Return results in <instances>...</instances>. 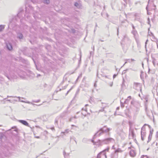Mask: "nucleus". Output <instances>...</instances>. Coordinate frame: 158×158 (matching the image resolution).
I'll return each mask as SVG.
<instances>
[{
  "instance_id": "1",
  "label": "nucleus",
  "mask_w": 158,
  "mask_h": 158,
  "mask_svg": "<svg viewBox=\"0 0 158 158\" xmlns=\"http://www.w3.org/2000/svg\"><path fill=\"white\" fill-rule=\"evenodd\" d=\"M112 141H114V139L110 138H107L103 140L99 139L97 143H98L99 145H102L103 144H109Z\"/></svg>"
},
{
  "instance_id": "2",
  "label": "nucleus",
  "mask_w": 158,
  "mask_h": 158,
  "mask_svg": "<svg viewBox=\"0 0 158 158\" xmlns=\"http://www.w3.org/2000/svg\"><path fill=\"white\" fill-rule=\"evenodd\" d=\"M106 126H104L102 128H101L98 131H99L98 136H100L104 132H107V128H106Z\"/></svg>"
},
{
  "instance_id": "3",
  "label": "nucleus",
  "mask_w": 158,
  "mask_h": 158,
  "mask_svg": "<svg viewBox=\"0 0 158 158\" xmlns=\"http://www.w3.org/2000/svg\"><path fill=\"white\" fill-rule=\"evenodd\" d=\"M133 88L134 89L137 91H139V90H140V91L141 90L139 83H134L133 85Z\"/></svg>"
},
{
  "instance_id": "4",
  "label": "nucleus",
  "mask_w": 158,
  "mask_h": 158,
  "mask_svg": "<svg viewBox=\"0 0 158 158\" xmlns=\"http://www.w3.org/2000/svg\"><path fill=\"white\" fill-rule=\"evenodd\" d=\"M17 38L20 40H22L23 38V35L20 31H17Z\"/></svg>"
},
{
  "instance_id": "5",
  "label": "nucleus",
  "mask_w": 158,
  "mask_h": 158,
  "mask_svg": "<svg viewBox=\"0 0 158 158\" xmlns=\"http://www.w3.org/2000/svg\"><path fill=\"white\" fill-rule=\"evenodd\" d=\"M123 40L125 42H126L127 44H130L131 42V40L126 35L124 36Z\"/></svg>"
},
{
  "instance_id": "6",
  "label": "nucleus",
  "mask_w": 158,
  "mask_h": 158,
  "mask_svg": "<svg viewBox=\"0 0 158 158\" xmlns=\"http://www.w3.org/2000/svg\"><path fill=\"white\" fill-rule=\"evenodd\" d=\"M18 121L19 122L22 123L24 125L30 127L29 123L26 121L22 120H19Z\"/></svg>"
},
{
  "instance_id": "7",
  "label": "nucleus",
  "mask_w": 158,
  "mask_h": 158,
  "mask_svg": "<svg viewBox=\"0 0 158 158\" xmlns=\"http://www.w3.org/2000/svg\"><path fill=\"white\" fill-rule=\"evenodd\" d=\"M131 25L132 27L133 30L131 31V33L134 36H135L136 35L137 33V32L136 30L135 29V27L134 26L133 24L132 23H131Z\"/></svg>"
},
{
  "instance_id": "8",
  "label": "nucleus",
  "mask_w": 158,
  "mask_h": 158,
  "mask_svg": "<svg viewBox=\"0 0 158 158\" xmlns=\"http://www.w3.org/2000/svg\"><path fill=\"white\" fill-rule=\"evenodd\" d=\"M130 155L132 157H135L136 155V152L135 150H132L130 152Z\"/></svg>"
},
{
  "instance_id": "9",
  "label": "nucleus",
  "mask_w": 158,
  "mask_h": 158,
  "mask_svg": "<svg viewBox=\"0 0 158 158\" xmlns=\"http://www.w3.org/2000/svg\"><path fill=\"white\" fill-rule=\"evenodd\" d=\"M60 119V118L58 117H57L55 119V124L56 125V124L57 125V126H58V127L59 128H60V129H61V128H62V127L61 126H59L58 125V120H59Z\"/></svg>"
},
{
  "instance_id": "10",
  "label": "nucleus",
  "mask_w": 158,
  "mask_h": 158,
  "mask_svg": "<svg viewBox=\"0 0 158 158\" xmlns=\"http://www.w3.org/2000/svg\"><path fill=\"white\" fill-rule=\"evenodd\" d=\"M33 16L35 19H40L41 18V15L38 13H36L34 14Z\"/></svg>"
},
{
  "instance_id": "11",
  "label": "nucleus",
  "mask_w": 158,
  "mask_h": 158,
  "mask_svg": "<svg viewBox=\"0 0 158 158\" xmlns=\"http://www.w3.org/2000/svg\"><path fill=\"white\" fill-rule=\"evenodd\" d=\"M7 48L9 50H11L12 49V47L11 44L9 43L6 44Z\"/></svg>"
},
{
  "instance_id": "12",
  "label": "nucleus",
  "mask_w": 158,
  "mask_h": 158,
  "mask_svg": "<svg viewBox=\"0 0 158 158\" xmlns=\"http://www.w3.org/2000/svg\"><path fill=\"white\" fill-rule=\"evenodd\" d=\"M109 149H110V148L109 147H108V148H106V149H105V150H103V151H102V152H103V155H105L106 156V153H105V152L106 151H107V152H108L109 150Z\"/></svg>"
},
{
  "instance_id": "13",
  "label": "nucleus",
  "mask_w": 158,
  "mask_h": 158,
  "mask_svg": "<svg viewBox=\"0 0 158 158\" xmlns=\"http://www.w3.org/2000/svg\"><path fill=\"white\" fill-rule=\"evenodd\" d=\"M131 97L129 96L127 97V98L126 99L124 102V103L127 104L129 102V101L131 99Z\"/></svg>"
},
{
  "instance_id": "14",
  "label": "nucleus",
  "mask_w": 158,
  "mask_h": 158,
  "mask_svg": "<svg viewBox=\"0 0 158 158\" xmlns=\"http://www.w3.org/2000/svg\"><path fill=\"white\" fill-rule=\"evenodd\" d=\"M146 132H142V131H141V139L143 141L144 140V137L143 136V134H144V135H146Z\"/></svg>"
},
{
  "instance_id": "15",
  "label": "nucleus",
  "mask_w": 158,
  "mask_h": 158,
  "mask_svg": "<svg viewBox=\"0 0 158 158\" xmlns=\"http://www.w3.org/2000/svg\"><path fill=\"white\" fill-rule=\"evenodd\" d=\"M125 23V21H122V24H121V26H120V27H121L122 26H125L126 27L128 26V24H124V23Z\"/></svg>"
},
{
  "instance_id": "16",
  "label": "nucleus",
  "mask_w": 158,
  "mask_h": 158,
  "mask_svg": "<svg viewBox=\"0 0 158 158\" xmlns=\"http://www.w3.org/2000/svg\"><path fill=\"white\" fill-rule=\"evenodd\" d=\"M99 133V131H98L94 135L93 137V139H94L97 136H98V133Z\"/></svg>"
},
{
  "instance_id": "17",
  "label": "nucleus",
  "mask_w": 158,
  "mask_h": 158,
  "mask_svg": "<svg viewBox=\"0 0 158 158\" xmlns=\"http://www.w3.org/2000/svg\"><path fill=\"white\" fill-rule=\"evenodd\" d=\"M103 153V152H99L97 155V158H101V154Z\"/></svg>"
},
{
  "instance_id": "18",
  "label": "nucleus",
  "mask_w": 158,
  "mask_h": 158,
  "mask_svg": "<svg viewBox=\"0 0 158 158\" xmlns=\"http://www.w3.org/2000/svg\"><path fill=\"white\" fill-rule=\"evenodd\" d=\"M152 135H149L148 137V143L150 141V140H151L152 138Z\"/></svg>"
},
{
  "instance_id": "19",
  "label": "nucleus",
  "mask_w": 158,
  "mask_h": 158,
  "mask_svg": "<svg viewBox=\"0 0 158 158\" xmlns=\"http://www.w3.org/2000/svg\"><path fill=\"white\" fill-rule=\"evenodd\" d=\"M44 2L45 4H48L49 3L50 1L49 0H44Z\"/></svg>"
},
{
  "instance_id": "20",
  "label": "nucleus",
  "mask_w": 158,
  "mask_h": 158,
  "mask_svg": "<svg viewBox=\"0 0 158 158\" xmlns=\"http://www.w3.org/2000/svg\"><path fill=\"white\" fill-rule=\"evenodd\" d=\"M4 28V26L0 25V31H2Z\"/></svg>"
},
{
  "instance_id": "21",
  "label": "nucleus",
  "mask_w": 158,
  "mask_h": 158,
  "mask_svg": "<svg viewBox=\"0 0 158 158\" xmlns=\"http://www.w3.org/2000/svg\"><path fill=\"white\" fill-rule=\"evenodd\" d=\"M147 124H145L144 126L142 127L141 128V131H145V126H146L147 125Z\"/></svg>"
},
{
  "instance_id": "22",
  "label": "nucleus",
  "mask_w": 158,
  "mask_h": 158,
  "mask_svg": "<svg viewBox=\"0 0 158 158\" xmlns=\"http://www.w3.org/2000/svg\"><path fill=\"white\" fill-rule=\"evenodd\" d=\"M74 5L78 8L80 7V5L77 2L75 3Z\"/></svg>"
},
{
  "instance_id": "23",
  "label": "nucleus",
  "mask_w": 158,
  "mask_h": 158,
  "mask_svg": "<svg viewBox=\"0 0 158 158\" xmlns=\"http://www.w3.org/2000/svg\"><path fill=\"white\" fill-rule=\"evenodd\" d=\"M69 129H66L65 130V131L64 132H61V133H68V132H69Z\"/></svg>"
},
{
  "instance_id": "24",
  "label": "nucleus",
  "mask_w": 158,
  "mask_h": 158,
  "mask_svg": "<svg viewBox=\"0 0 158 158\" xmlns=\"http://www.w3.org/2000/svg\"><path fill=\"white\" fill-rule=\"evenodd\" d=\"M150 34H149V35L152 36L153 39H155V36H154V35L153 34L152 32H151Z\"/></svg>"
},
{
  "instance_id": "25",
  "label": "nucleus",
  "mask_w": 158,
  "mask_h": 158,
  "mask_svg": "<svg viewBox=\"0 0 158 158\" xmlns=\"http://www.w3.org/2000/svg\"><path fill=\"white\" fill-rule=\"evenodd\" d=\"M141 158H148V157L146 155H143L141 156Z\"/></svg>"
},
{
  "instance_id": "26",
  "label": "nucleus",
  "mask_w": 158,
  "mask_h": 158,
  "mask_svg": "<svg viewBox=\"0 0 158 158\" xmlns=\"http://www.w3.org/2000/svg\"><path fill=\"white\" fill-rule=\"evenodd\" d=\"M124 103H123L121 102V106L122 108H123L124 107Z\"/></svg>"
},
{
  "instance_id": "27",
  "label": "nucleus",
  "mask_w": 158,
  "mask_h": 158,
  "mask_svg": "<svg viewBox=\"0 0 158 158\" xmlns=\"http://www.w3.org/2000/svg\"><path fill=\"white\" fill-rule=\"evenodd\" d=\"M153 131V129H152V130H150V133L149 135H152Z\"/></svg>"
},
{
  "instance_id": "28",
  "label": "nucleus",
  "mask_w": 158,
  "mask_h": 158,
  "mask_svg": "<svg viewBox=\"0 0 158 158\" xmlns=\"http://www.w3.org/2000/svg\"><path fill=\"white\" fill-rule=\"evenodd\" d=\"M131 135H132V136L133 137L134 136V132H133V131H131Z\"/></svg>"
},
{
  "instance_id": "29",
  "label": "nucleus",
  "mask_w": 158,
  "mask_h": 158,
  "mask_svg": "<svg viewBox=\"0 0 158 158\" xmlns=\"http://www.w3.org/2000/svg\"><path fill=\"white\" fill-rule=\"evenodd\" d=\"M111 130V128H107V132H108L109 131H110Z\"/></svg>"
},
{
  "instance_id": "30",
  "label": "nucleus",
  "mask_w": 158,
  "mask_h": 158,
  "mask_svg": "<svg viewBox=\"0 0 158 158\" xmlns=\"http://www.w3.org/2000/svg\"><path fill=\"white\" fill-rule=\"evenodd\" d=\"M40 99H39L37 101H35V100H33V102H40Z\"/></svg>"
},
{
  "instance_id": "31",
  "label": "nucleus",
  "mask_w": 158,
  "mask_h": 158,
  "mask_svg": "<svg viewBox=\"0 0 158 158\" xmlns=\"http://www.w3.org/2000/svg\"><path fill=\"white\" fill-rule=\"evenodd\" d=\"M91 142L94 143V145L96 144V142H94V140L92 139L91 140Z\"/></svg>"
},
{
  "instance_id": "32",
  "label": "nucleus",
  "mask_w": 158,
  "mask_h": 158,
  "mask_svg": "<svg viewBox=\"0 0 158 158\" xmlns=\"http://www.w3.org/2000/svg\"><path fill=\"white\" fill-rule=\"evenodd\" d=\"M18 98L19 99V101H20V102H24V101H23V100H20V97H18Z\"/></svg>"
},
{
  "instance_id": "33",
  "label": "nucleus",
  "mask_w": 158,
  "mask_h": 158,
  "mask_svg": "<svg viewBox=\"0 0 158 158\" xmlns=\"http://www.w3.org/2000/svg\"><path fill=\"white\" fill-rule=\"evenodd\" d=\"M72 89V88H71V89H70L69 90L67 91V93H66V95H67V94H68V93H69V91H70L71 90V89Z\"/></svg>"
},
{
  "instance_id": "34",
  "label": "nucleus",
  "mask_w": 158,
  "mask_h": 158,
  "mask_svg": "<svg viewBox=\"0 0 158 158\" xmlns=\"http://www.w3.org/2000/svg\"><path fill=\"white\" fill-rule=\"evenodd\" d=\"M51 129L52 131H55V128H54V127H52L51 128Z\"/></svg>"
},
{
  "instance_id": "35",
  "label": "nucleus",
  "mask_w": 158,
  "mask_h": 158,
  "mask_svg": "<svg viewBox=\"0 0 158 158\" xmlns=\"http://www.w3.org/2000/svg\"><path fill=\"white\" fill-rule=\"evenodd\" d=\"M7 97H12V98L16 97V96L15 97V96H7Z\"/></svg>"
},
{
  "instance_id": "36",
  "label": "nucleus",
  "mask_w": 158,
  "mask_h": 158,
  "mask_svg": "<svg viewBox=\"0 0 158 158\" xmlns=\"http://www.w3.org/2000/svg\"><path fill=\"white\" fill-rule=\"evenodd\" d=\"M117 35H118V31H119V28H117Z\"/></svg>"
},
{
  "instance_id": "37",
  "label": "nucleus",
  "mask_w": 158,
  "mask_h": 158,
  "mask_svg": "<svg viewBox=\"0 0 158 158\" xmlns=\"http://www.w3.org/2000/svg\"><path fill=\"white\" fill-rule=\"evenodd\" d=\"M134 101H131V104H132V105H133L134 104Z\"/></svg>"
},
{
  "instance_id": "38",
  "label": "nucleus",
  "mask_w": 158,
  "mask_h": 158,
  "mask_svg": "<svg viewBox=\"0 0 158 158\" xmlns=\"http://www.w3.org/2000/svg\"><path fill=\"white\" fill-rule=\"evenodd\" d=\"M147 105H146V103H145V109H147Z\"/></svg>"
},
{
  "instance_id": "39",
  "label": "nucleus",
  "mask_w": 158,
  "mask_h": 158,
  "mask_svg": "<svg viewBox=\"0 0 158 158\" xmlns=\"http://www.w3.org/2000/svg\"><path fill=\"white\" fill-rule=\"evenodd\" d=\"M35 137L38 139L40 138V137L38 136H35Z\"/></svg>"
},
{
  "instance_id": "40",
  "label": "nucleus",
  "mask_w": 158,
  "mask_h": 158,
  "mask_svg": "<svg viewBox=\"0 0 158 158\" xmlns=\"http://www.w3.org/2000/svg\"><path fill=\"white\" fill-rule=\"evenodd\" d=\"M116 75L114 74L113 76V78H114L116 76Z\"/></svg>"
},
{
  "instance_id": "41",
  "label": "nucleus",
  "mask_w": 158,
  "mask_h": 158,
  "mask_svg": "<svg viewBox=\"0 0 158 158\" xmlns=\"http://www.w3.org/2000/svg\"><path fill=\"white\" fill-rule=\"evenodd\" d=\"M128 69H126V70H124L123 71V73H125V71H127V70H128Z\"/></svg>"
},
{
  "instance_id": "42",
  "label": "nucleus",
  "mask_w": 158,
  "mask_h": 158,
  "mask_svg": "<svg viewBox=\"0 0 158 158\" xmlns=\"http://www.w3.org/2000/svg\"><path fill=\"white\" fill-rule=\"evenodd\" d=\"M94 86L95 87H96L97 86V85L95 83H94Z\"/></svg>"
},
{
  "instance_id": "43",
  "label": "nucleus",
  "mask_w": 158,
  "mask_h": 158,
  "mask_svg": "<svg viewBox=\"0 0 158 158\" xmlns=\"http://www.w3.org/2000/svg\"><path fill=\"white\" fill-rule=\"evenodd\" d=\"M148 99H146V102H145V103H146V105H147V103L148 102Z\"/></svg>"
},
{
  "instance_id": "44",
  "label": "nucleus",
  "mask_w": 158,
  "mask_h": 158,
  "mask_svg": "<svg viewBox=\"0 0 158 158\" xmlns=\"http://www.w3.org/2000/svg\"><path fill=\"white\" fill-rule=\"evenodd\" d=\"M16 128V126H14V127H12L11 129H14V128Z\"/></svg>"
},
{
  "instance_id": "45",
  "label": "nucleus",
  "mask_w": 158,
  "mask_h": 158,
  "mask_svg": "<svg viewBox=\"0 0 158 158\" xmlns=\"http://www.w3.org/2000/svg\"><path fill=\"white\" fill-rule=\"evenodd\" d=\"M147 44V42H146L145 43V48H146V44Z\"/></svg>"
},
{
  "instance_id": "46",
  "label": "nucleus",
  "mask_w": 158,
  "mask_h": 158,
  "mask_svg": "<svg viewBox=\"0 0 158 158\" xmlns=\"http://www.w3.org/2000/svg\"><path fill=\"white\" fill-rule=\"evenodd\" d=\"M41 75L40 74H38L37 75V77H38L39 76H40Z\"/></svg>"
},
{
  "instance_id": "47",
  "label": "nucleus",
  "mask_w": 158,
  "mask_h": 158,
  "mask_svg": "<svg viewBox=\"0 0 158 158\" xmlns=\"http://www.w3.org/2000/svg\"><path fill=\"white\" fill-rule=\"evenodd\" d=\"M65 154H66V152L64 151V156H65Z\"/></svg>"
},
{
  "instance_id": "48",
  "label": "nucleus",
  "mask_w": 158,
  "mask_h": 158,
  "mask_svg": "<svg viewBox=\"0 0 158 158\" xmlns=\"http://www.w3.org/2000/svg\"><path fill=\"white\" fill-rule=\"evenodd\" d=\"M18 130L17 129H15L14 130V131H15L16 132H17Z\"/></svg>"
},
{
  "instance_id": "49",
  "label": "nucleus",
  "mask_w": 158,
  "mask_h": 158,
  "mask_svg": "<svg viewBox=\"0 0 158 158\" xmlns=\"http://www.w3.org/2000/svg\"><path fill=\"white\" fill-rule=\"evenodd\" d=\"M150 70V69L149 68V69H148V73H149Z\"/></svg>"
},
{
  "instance_id": "50",
  "label": "nucleus",
  "mask_w": 158,
  "mask_h": 158,
  "mask_svg": "<svg viewBox=\"0 0 158 158\" xmlns=\"http://www.w3.org/2000/svg\"><path fill=\"white\" fill-rule=\"evenodd\" d=\"M47 84H45L44 85V87H46L47 86Z\"/></svg>"
},
{
  "instance_id": "51",
  "label": "nucleus",
  "mask_w": 158,
  "mask_h": 158,
  "mask_svg": "<svg viewBox=\"0 0 158 158\" xmlns=\"http://www.w3.org/2000/svg\"><path fill=\"white\" fill-rule=\"evenodd\" d=\"M5 156H6V157H8V155H5Z\"/></svg>"
},
{
  "instance_id": "52",
  "label": "nucleus",
  "mask_w": 158,
  "mask_h": 158,
  "mask_svg": "<svg viewBox=\"0 0 158 158\" xmlns=\"http://www.w3.org/2000/svg\"><path fill=\"white\" fill-rule=\"evenodd\" d=\"M100 40L102 42H103L104 41V40Z\"/></svg>"
},
{
  "instance_id": "53",
  "label": "nucleus",
  "mask_w": 158,
  "mask_h": 158,
  "mask_svg": "<svg viewBox=\"0 0 158 158\" xmlns=\"http://www.w3.org/2000/svg\"><path fill=\"white\" fill-rule=\"evenodd\" d=\"M148 22H150L149 19V18H148Z\"/></svg>"
},
{
  "instance_id": "54",
  "label": "nucleus",
  "mask_w": 158,
  "mask_h": 158,
  "mask_svg": "<svg viewBox=\"0 0 158 158\" xmlns=\"http://www.w3.org/2000/svg\"><path fill=\"white\" fill-rule=\"evenodd\" d=\"M112 85H113V84L112 83V84H111L110 85V86H112Z\"/></svg>"
},
{
  "instance_id": "55",
  "label": "nucleus",
  "mask_w": 158,
  "mask_h": 158,
  "mask_svg": "<svg viewBox=\"0 0 158 158\" xmlns=\"http://www.w3.org/2000/svg\"><path fill=\"white\" fill-rule=\"evenodd\" d=\"M85 139H83V141H84Z\"/></svg>"
},
{
  "instance_id": "56",
  "label": "nucleus",
  "mask_w": 158,
  "mask_h": 158,
  "mask_svg": "<svg viewBox=\"0 0 158 158\" xmlns=\"http://www.w3.org/2000/svg\"><path fill=\"white\" fill-rule=\"evenodd\" d=\"M103 110H103V109L102 110H100V111H103Z\"/></svg>"
},
{
  "instance_id": "57",
  "label": "nucleus",
  "mask_w": 158,
  "mask_h": 158,
  "mask_svg": "<svg viewBox=\"0 0 158 158\" xmlns=\"http://www.w3.org/2000/svg\"><path fill=\"white\" fill-rule=\"evenodd\" d=\"M127 63V62H125V63H124V64H123V65H125V64H126Z\"/></svg>"
},
{
  "instance_id": "58",
  "label": "nucleus",
  "mask_w": 158,
  "mask_h": 158,
  "mask_svg": "<svg viewBox=\"0 0 158 158\" xmlns=\"http://www.w3.org/2000/svg\"><path fill=\"white\" fill-rule=\"evenodd\" d=\"M119 109V107H117V109Z\"/></svg>"
},
{
  "instance_id": "59",
  "label": "nucleus",
  "mask_w": 158,
  "mask_h": 158,
  "mask_svg": "<svg viewBox=\"0 0 158 158\" xmlns=\"http://www.w3.org/2000/svg\"><path fill=\"white\" fill-rule=\"evenodd\" d=\"M131 61H133L134 60L133 59H131Z\"/></svg>"
},
{
  "instance_id": "60",
  "label": "nucleus",
  "mask_w": 158,
  "mask_h": 158,
  "mask_svg": "<svg viewBox=\"0 0 158 158\" xmlns=\"http://www.w3.org/2000/svg\"><path fill=\"white\" fill-rule=\"evenodd\" d=\"M97 76L98 77H99L98 76V73H97Z\"/></svg>"
},
{
  "instance_id": "61",
  "label": "nucleus",
  "mask_w": 158,
  "mask_h": 158,
  "mask_svg": "<svg viewBox=\"0 0 158 158\" xmlns=\"http://www.w3.org/2000/svg\"><path fill=\"white\" fill-rule=\"evenodd\" d=\"M157 48H158V44L157 43Z\"/></svg>"
},
{
  "instance_id": "62",
  "label": "nucleus",
  "mask_w": 158,
  "mask_h": 158,
  "mask_svg": "<svg viewBox=\"0 0 158 158\" xmlns=\"http://www.w3.org/2000/svg\"><path fill=\"white\" fill-rule=\"evenodd\" d=\"M148 127H150V126L149 125H148Z\"/></svg>"
},
{
  "instance_id": "63",
  "label": "nucleus",
  "mask_w": 158,
  "mask_h": 158,
  "mask_svg": "<svg viewBox=\"0 0 158 158\" xmlns=\"http://www.w3.org/2000/svg\"><path fill=\"white\" fill-rule=\"evenodd\" d=\"M147 8H148V6L146 7V9L147 10Z\"/></svg>"
},
{
  "instance_id": "64",
  "label": "nucleus",
  "mask_w": 158,
  "mask_h": 158,
  "mask_svg": "<svg viewBox=\"0 0 158 158\" xmlns=\"http://www.w3.org/2000/svg\"><path fill=\"white\" fill-rule=\"evenodd\" d=\"M145 135H144V134H143V136L144 137L145 136Z\"/></svg>"
}]
</instances>
